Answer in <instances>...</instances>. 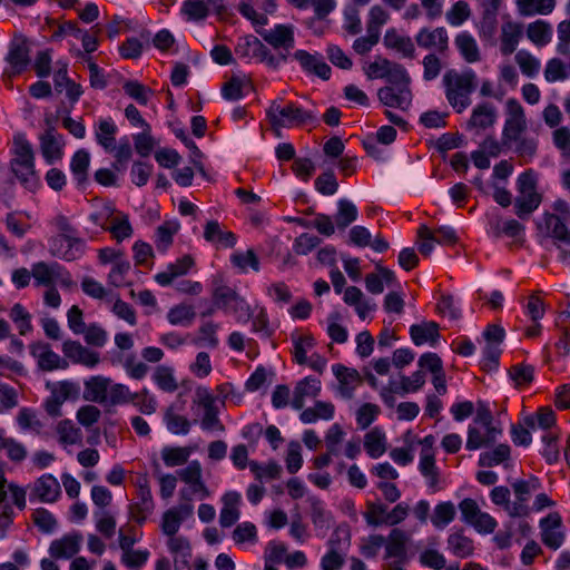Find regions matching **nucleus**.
I'll list each match as a JSON object with an SVG mask.
<instances>
[{
	"instance_id": "f257e3e1",
	"label": "nucleus",
	"mask_w": 570,
	"mask_h": 570,
	"mask_svg": "<svg viewBox=\"0 0 570 570\" xmlns=\"http://www.w3.org/2000/svg\"><path fill=\"white\" fill-rule=\"evenodd\" d=\"M445 96L449 104L458 111L462 112L471 104V94L476 85V75L473 70L462 72L449 70L443 76Z\"/></svg>"
},
{
	"instance_id": "f03ea898",
	"label": "nucleus",
	"mask_w": 570,
	"mask_h": 570,
	"mask_svg": "<svg viewBox=\"0 0 570 570\" xmlns=\"http://www.w3.org/2000/svg\"><path fill=\"white\" fill-rule=\"evenodd\" d=\"M272 129L281 137L282 129L303 126L315 119L312 111L304 110L294 104L274 100L266 110Z\"/></svg>"
},
{
	"instance_id": "7ed1b4c3",
	"label": "nucleus",
	"mask_w": 570,
	"mask_h": 570,
	"mask_svg": "<svg viewBox=\"0 0 570 570\" xmlns=\"http://www.w3.org/2000/svg\"><path fill=\"white\" fill-rule=\"evenodd\" d=\"M492 414L485 406H480L474 419L475 426L468 431L466 449L474 451L493 443L501 430L492 424Z\"/></svg>"
},
{
	"instance_id": "20e7f679",
	"label": "nucleus",
	"mask_w": 570,
	"mask_h": 570,
	"mask_svg": "<svg viewBox=\"0 0 570 570\" xmlns=\"http://www.w3.org/2000/svg\"><path fill=\"white\" fill-rule=\"evenodd\" d=\"M46 389L50 394L43 402V409L51 417L61 416L62 404L68 400H77L80 394L79 384L69 380L58 382L48 381L46 383Z\"/></svg>"
},
{
	"instance_id": "39448f33",
	"label": "nucleus",
	"mask_w": 570,
	"mask_h": 570,
	"mask_svg": "<svg viewBox=\"0 0 570 570\" xmlns=\"http://www.w3.org/2000/svg\"><path fill=\"white\" fill-rule=\"evenodd\" d=\"M179 479L185 483L179 495L183 502L191 503L193 499L204 500L210 492L203 481V470L198 461H191L186 468L177 472Z\"/></svg>"
},
{
	"instance_id": "423d86ee",
	"label": "nucleus",
	"mask_w": 570,
	"mask_h": 570,
	"mask_svg": "<svg viewBox=\"0 0 570 570\" xmlns=\"http://www.w3.org/2000/svg\"><path fill=\"white\" fill-rule=\"evenodd\" d=\"M505 120L502 129V144L510 146L527 130V117L522 105L514 98L504 104Z\"/></svg>"
},
{
	"instance_id": "0eeeda50",
	"label": "nucleus",
	"mask_w": 570,
	"mask_h": 570,
	"mask_svg": "<svg viewBox=\"0 0 570 570\" xmlns=\"http://www.w3.org/2000/svg\"><path fill=\"white\" fill-rule=\"evenodd\" d=\"M517 184L519 195L515 199V214L522 218L538 208L541 196L537 193V178L532 170L521 174Z\"/></svg>"
},
{
	"instance_id": "6e6552de",
	"label": "nucleus",
	"mask_w": 570,
	"mask_h": 570,
	"mask_svg": "<svg viewBox=\"0 0 570 570\" xmlns=\"http://www.w3.org/2000/svg\"><path fill=\"white\" fill-rule=\"evenodd\" d=\"M31 274L36 286L50 287L60 285L72 286V279L65 268L56 262H38L31 266Z\"/></svg>"
},
{
	"instance_id": "1a4fd4ad",
	"label": "nucleus",
	"mask_w": 570,
	"mask_h": 570,
	"mask_svg": "<svg viewBox=\"0 0 570 570\" xmlns=\"http://www.w3.org/2000/svg\"><path fill=\"white\" fill-rule=\"evenodd\" d=\"M328 551L321 559L322 570H340L345 562V548L350 544V532L336 529L328 540Z\"/></svg>"
},
{
	"instance_id": "9d476101",
	"label": "nucleus",
	"mask_w": 570,
	"mask_h": 570,
	"mask_svg": "<svg viewBox=\"0 0 570 570\" xmlns=\"http://www.w3.org/2000/svg\"><path fill=\"white\" fill-rule=\"evenodd\" d=\"M86 250V242L78 234L52 236L49 239V253L53 257L72 262L80 258Z\"/></svg>"
},
{
	"instance_id": "9b49d317",
	"label": "nucleus",
	"mask_w": 570,
	"mask_h": 570,
	"mask_svg": "<svg viewBox=\"0 0 570 570\" xmlns=\"http://www.w3.org/2000/svg\"><path fill=\"white\" fill-rule=\"evenodd\" d=\"M511 487L517 500L513 502V505L508 507V514L513 518L529 515L530 508L528 507L527 501L533 492L540 489V481L537 478L517 480Z\"/></svg>"
},
{
	"instance_id": "f8f14e48",
	"label": "nucleus",
	"mask_w": 570,
	"mask_h": 570,
	"mask_svg": "<svg viewBox=\"0 0 570 570\" xmlns=\"http://www.w3.org/2000/svg\"><path fill=\"white\" fill-rule=\"evenodd\" d=\"M194 514V505L189 502H181L178 505L166 510L160 519L159 528L164 535L178 534L184 521Z\"/></svg>"
},
{
	"instance_id": "ddd939ff",
	"label": "nucleus",
	"mask_w": 570,
	"mask_h": 570,
	"mask_svg": "<svg viewBox=\"0 0 570 570\" xmlns=\"http://www.w3.org/2000/svg\"><path fill=\"white\" fill-rule=\"evenodd\" d=\"M62 353L73 364L94 368L100 363V354L83 346L78 341L67 340L62 344Z\"/></svg>"
},
{
	"instance_id": "4468645a",
	"label": "nucleus",
	"mask_w": 570,
	"mask_h": 570,
	"mask_svg": "<svg viewBox=\"0 0 570 570\" xmlns=\"http://www.w3.org/2000/svg\"><path fill=\"white\" fill-rule=\"evenodd\" d=\"M40 151L47 164L51 165L62 159L65 138L57 130H45L40 137Z\"/></svg>"
},
{
	"instance_id": "2eb2a0df",
	"label": "nucleus",
	"mask_w": 570,
	"mask_h": 570,
	"mask_svg": "<svg viewBox=\"0 0 570 570\" xmlns=\"http://www.w3.org/2000/svg\"><path fill=\"white\" fill-rule=\"evenodd\" d=\"M541 540L550 549H559L564 540L562 521L557 512L550 513L540 521Z\"/></svg>"
},
{
	"instance_id": "dca6fc26",
	"label": "nucleus",
	"mask_w": 570,
	"mask_h": 570,
	"mask_svg": "<svg viewBox=\"0 0 570 570\" xmlns=\"http://www.w3.org/2000/svg\"><path fill=\"white\" fill-rule=\"evenodd\" d=\"M60 483L51 474H43L38 478L30 491V499H37L45 503H52L60 497Z\"/></svg>"
},
{
	"instance_id": "f3484780",
	"label": "nucleus",
	"mask_w": 570,
	"mask_h": 570,
	"mask_svg": "<svg viewBox=\"0 0 570 570\" xmlns=\"http://www.w3.org/2000/svg\"><path fill=\"white\" fill-rule=\"evenodd\" d=\"M498 118L497 109L493 105L484 102L475 106L471 117L466 122V129L480 134L491 128Z\"/></svg>"
},
{
	"instance_id": "a211bd4d",
	"label": "nucleus",
	"mask_w": 570,
	"mask_h": 570,
	"mask_svg": "<svg viewBox=\"0 0 570 570\" xmlns=\"http://www.w3.org/2000/svg\"><path fill=\"white\" fill-rule=\"evenodd\" d=\"M31 354L36 357L37 364L42 371L51 372L68 367V362L52 351L48 344H33L31 346Z\"/></svg>"
},
{
	"instance_id": "6ab92c4d",
	"label": "nucleus",
	"mask_w": 570,
	"mask_h": 570,
	"mask_svg": "<svg viewBox=\"0 0 570 570\" xmlns=\"http://www.w3.org/2000/svg\"><path fill=\"white\" fill-rule=\"evenodd\" d=\"M112 380L104 375H92L83 382L82 397L92 403L105 405Z\"/></svg>"
},
{
	"instance_id": "aec40b11",
	"label": "nucleus",
	"mask_w": 570,
	"mask_h": 570,
	"mask_svg": "<svg viewBox=\"0 0 570 570\" xmlns=\"http://www.w3.org/2000/svg\"><path fill=\"white\" fill-rule=\"evenodd\" d=\"M434 436L428 435L422 440H417V444H421V453H420V471L421 473L430 480V484L434 485L436 483L438 469L435 465V456H434Z\"/></svg>"
},
{
	"instance_id": "412c9836",
	"label": "nucleus",
	"mask_w": 570,
	"mask_h": 570,
	"mask_svg": "<svg viewBox=\"0 0 570 570\" xmlns=\"http://www.w3.org/2000/svg\"><path fill=\"white\" fill-rule=\"evenodd\" d=\"M262 38L275 49L291 50L294 47V28L288 24H277L271 30H258Z\"/></svg>"
},
{
	"instance_id": "4be33fe9",
	"label": "nucleus",
	"mask_w": 570,
	"mask_h": 570,
	"mask_svg": "<svg viewBox=\"0 0 570 570\" xmlns=\"http://www.w3.org/2000/svg\"><path fill=\"white\" fill-rule=\"evenodd\" d=\"M321 381L314 376H306L298 381L294 387L292 406L302 410L306 399H315L321 393Z\"/></svg>"
},
{
	"instance_id": "5701e85b",
	"label": "nucleus",
	"mask_w": 570,
	"mask_h": 570,
	"mask_svg": "<svg viewBox=\"0 0 570 570\" xmlns=\"http://www.w3.org/2000/svg\"><path fill=\"white\" fill-rule=\"evenodd\" d=\"M57 442L63 446L80 445L83 434L81 429L70 419H63L57 422L53 428Z\"/></svg>"
},
{
	"instance_id": "b1692460",
	"label": "nucleus",
	"mask_w": 570,
	"mask_h": 570,
	"mask_svg": "<svg viewBox=\"0 0 570 570\" xmlns=\"http://www.w3.org/2000/svg\"><path fill=\"white\" fill-rule=\"evenodd\" d=\"M294 58L307 72H312L324 80L330 79L331 67L324 61L321 55H312L305 50H297L294 53Z\"/></svg>"
},
{
	"instance_id": "393cba45",
	"label": "nucleus",
	"mask_w": 570,
	"mask_h": 570,
	"mask_svg": "<svg viewBox=\"0 0 570 570\" xmlns=\"http://www.w3.org/2000/svg\"><path fill=\"white\" fill-rule=\"evenodd\" d=\"M333 373L338 381L340 394L345 399H351L355 389L362 383L358 372L343 365H334Z\"/></svg>"
},
{
	"instance_id": "a878e982",
	"label": "nucleus",
	"mask_w": 570,
	"mask_h": 570,
	"mask_svg": "<svg viewBox=\"0 0 570 570\" xmlns=\"http://www.w3.org/2000/svg\"><path fill=\"white\" fill-rule=\"evenodd\" d=\"M380 101L389 107L407 109L412 101L411 89L385 86L377 91Z\"/></svg>"
},
{
	"instance_id": "bb28decb",
	"label": "nucleus",
	"mask_w": 570,
	"mask_h": 570,
	"mask_svg": "<svg viewBox=\"0 0 570 570\" xmlns=\"http://www.w3.org/2000/svg\"><path fill=\"white\" fill-rule=\"evenodd\" d=\"M523 35L522 24L508 21L502 24L500 33V51L503 56H510L513 53Z\"/></svg>"
},
{
	"instance_id": "cd10ccee",
	"label": "nucleus",
	"mask_w": 570,
	"mask_h": 570,
	"mask_svg": "<svg viewBox=\"0 0 570 570\" xmlns=\"http://www.w3.org/2000/svg\"><path fill=\"white\" fill-rule=\"evenodd\" d=\"M81 542L82 535L80 533H70L52 541L49 551L53 558L69 559L79 551Z\"/></svg>"
},
{
	"instance_id": "c85d7f7f",
	"label": "nucleus",
	"mask_w": 570,
	"mask_h": 570,
	"mask_svg": "<svg viewBox=\"0 0 570 570\" xmlns=\"http://www.w3.org/2000/svg\"><path fill=\"white\" fill-rule=\"evenodd\" d=\"M448 32L444 28H435V29H421L416 37V43L421 48L425 49H435L439 51H443L448 47Z\"/></svg>"
},
{
	"instance_id": "c756f323",
	"label": "nucleus",
	"mask_w": 570,
	"mask_h": 570,
	"mask_svg": "<svg viewBox=\"0 0 570 570\" xmlns=\"http://www.w3.org/2000/svg\"><path fill=\"white\" fill-rule=\"evenodd\" d=\"M240 500V494L235 491L227 492L223 495V508L219 514V523L223 528L232 527L239 519Z\"/></svg>"
},
{
	"instance_id": "7c9ffc66",
	"label": "nucleus",
	"mask_w": 570,
	"mask_h": 570,
	"mask_svg": "<svg viewBox=\"0 0 570 570\" xmlns=\"http://www.w3.org/2000/svg\"><path fill=\"white\" fill-rule=\"evenodd\" d=\"M12 158L10 165L35 164L32 145L24 134L17 132L12 140Z\"/></svg>"
},
{
	"instance_id": "2f4dec72",
	"label": "nucleus",
	"mask_w": 570,
	"mask_h": 570,
	"mask_svg": "<svg viewBox=\"0 0 570 570\" xmlns=\"http://www.w3.org/2000/svg\"><path fill=\"white\" fill-rule=\"evenodd\" d=\"M385 47L395 50L405 58H413L415 48L410 37L404 36L395 29H389L383 38Z\"/></svg>"
},
{
	"instance_id": "473e14b6",
	"label": "nucleus",
	"mask_w": 570,
	"mask_h": 570,
	"mask_svg": "<svg viewBox=\"0 0 570 570\" xmlns=\"http://www.w3.org/2000/svg\"><path fill=\"white\" fill-rule=\"evenodd\" d=\"M204 237L207 242L217 247L229 248L236 243L235 235L229 230H224L218 222H208L205 226Z\"/></svg>"
},
{
	"instance_id": "72a5a7b5",
	"label": "nucleus",
	"mask_w": 570,
	"mask_h": 570,
	"mask_svg": "<svg viewBox=\"0 0 570 570\" xmlns=\"http://www.w3.org/2000/svg\"><path fill=\"white\" fill-rule=\"evenodd\" d=\"M235 51L240 57L257 58L259 60H265L268 55V49L254 36L240 38Z\"/></svg>"
},
{
	"instance_id": "f704fd0d",
	"label": "nucleus",
	"mask_w": 570,
	"mask_h": 570,
	"mask_svg": "<svg viewBox=\"0 0 570 570\" xmlns=\"http://www.w3.org/2000/svg\"><path fill=\"white\" fill-rule=\"evenodd\" d=\"M406 541L407 535L403 530L392 529L385 542V559L401 562L405 554Z\"/></svg>"
},
{
	"instance_id": "c9c22d12",
	"label": "nucleus",
	"mask_w": 570,
	"mask_h": 570,
	"mask_svg": "<svg viewBox=\"0 0 570 570\" xmlns=\"http://www.w3.org/2000/svg\"><path fill=\"white\" fill-rule=\"evenodd\" d=\"M194 265V259L186 255L170 264L166 271L158 273L155 279L161 286L169 285L176 277L185 275Z\"/></svg>"
},
{
	"instance_id": "e433bc0d",
	"label": "nucleus",
	"mask_w": 570,
	"mask_h": 570,
	"mask_svg": "<svg viewBox=\"0 0 570 570\" xmlns=\"http://www.w3.org/2000/svg\"><path fill=\"white\" fill-rule=\"evenodd\" d=\"M546 226L551 236L557 240L559 248L570 249V230L558 215L548 214L544 217Z\"/></svg>"
},
{
	"instance_id": "4c0bfd02",
	"label": "nucleus",
	"mask_w": 570,
	"mask_h": 570,
	"mask_svg": "<svg viewBox=\"0 0 570 570\" xmlns=\"http://www.w3.org/2000/svg\"><path fill=\"white\" fill-rule=\"evenodd\" d=\"M335 406L331 402L317 401L313 406L302 411L299 419L305 424L315 423L318 420H332Z\"/></svg>"
},
{
	"instance_id": "58836bf2",
	"label": "nucleus",
	"mask_w": 570,
	"mask_h": 570,
	"mask_svg": "<svg viewBox=\"0 0 570 570\" xmlns=\"http://www.w3.org/2000/svg\"><path fill=\"white\" fill-rule=\"evenodd\" d=\"M311 520L316 530L324 535L333 525V515L318 499H311Z\"/></svg>"
},
{
	"instance_id": "ea45409f",
	"label": "nucleus",
	"mask_w": 570,
	"mask_h": 570,
	"mask_svg": "<svg viewBox=\"0 0 570 570\" xmlns=\"http://www.w3.org/2000/svg\"><path fill=\"white\" fill-rule=\"evenodd\" d=\"M454 45L466 62L473 63L481 59L476 40L470 33L460 32L454 39Z\"/></svg>"
},
{
	"instance_id": "a19ab883",
	"label": "nucleus",
	"mask_w": 570,
	"mask_h": 570,
	"mask_svg": "<svg viewBox=\"0 0 570 570\" xmlns=\"http://www.w3.org/2000/svg\"><path fill=\"white\" fill-rule=\"evenodd\" d=\"M364 449L373 459H377L383 455L387 449L385 433L379 428L370 430L364 435Z\"/></svg>"
},
{
	"instance_id": "79ce46f5",
	"label": "nucleus",
	"mask_w": 570,
	"mask_h": 570,
	"mask_svg": "<svg viewBox=\"0 0 570 570\" xmlns=\"http://www.w3.org/2000/svg\"><path fill=\"white\" fill-rule=\"evenodd\" d=\"M410 334L415 345H422L425 343L433 345L439 337V325L435 322H424L412 325Z\"/></svg>"
},
{
	"instance_id": "37998d69",
	"label": "nucleus",
	"mask_w": 570,
	"mask_h": 570,
	"mask_svg": "<svg viewBox=\"0 0 570 570\" xmlns=\"http://www.w3.org/2000/svg\"><path fill=\"white\" fill-rule=\"evenodd\" d=\"M521 16L549 14L556 8V0H515Z\"/></svg>"
},
{
	"instance_id": "c03bdc74",
	"label": "nucleus",
	"mask_w": 570,
	"mask_h": 570,
	"mask_svg": "<svg viewBox=\"0 0 570 570\" xmlns=\"http://www.w3.org/2000/svg\"><path fill=\"white\" fill-rule=\"evenodd\" d=\"M105 230H108L118 243L131 237L134 233L128 215L122 213H114Z\"/></svg>"
},
{
	"instance_id": "a18cd8bd",
	"label": "nucleus",
	"mask_w": 570,
	"mask_h": 570,
	"mask_svg": "<svg viewBox=\"0 0 570 570\" xmlns=\"http://www.w3.org/2000/svg\"><path fill=\"white\" fill-rule=\"evenodd\" d=\"M10 167L14 177L26 189L35 191L39 187L40 179L36 171L35 164L10 165Z\"/></svg>"
},
{
	"instance_id": "49530a36",
	"label": "nucleus",
	"mask_w": 570,
	"mask_h": 570,
	"mask_svg": "<svg viewBox=\"0 0 570 570\" xmlns=\"http://www.w3.org/2000/svg\"><path fill=\"white\" fill-rule=\"evenodd\" d=\"M487 341L485 355L492 363H497L499 357L498 345L503 341L504 330L499 325H489L483 333Z\"/></svg>"
},
{
	"instance_id": "de8ad7c7",
	"label": "nucleus",
	"mask_w": 570,
	"mask_h": 570,
	"mask_svg": "<svg viewBox=\"0 0 570 570\" xmlns=\"http://www.w3.org/2000/svg\"><path fill=\"white\" fill-rule=\"evenodd\" d=\"M449 550L459 558H468L473 553V541L462 531L453 532L448 538Z\"/></svg>"
},
{
	"instance_id": "09e8293b",
	"label": "nucleus",
	"mask_w": 570,
	"mask_h": 570,
	"mask_svg": "<svg viewBox=\"0 0 570 570\" xmlns=\"http://www.w3.org/2000/svg\"><path fill=\"white\" fill-rule=\"evenodd\" d=\"M551 36V26L543 20H537L527 27V37L537 47H543L549 43Z\"/></svg>"
},
{
	"instance_id": "8fccbe9b",
	"label": "nucleus",
	"mask_w": 570,
	"mask_h": 570,
	"mask_svg": "<svg viewBox=\"0 0 570 570\" xmlns=\"http://www.w3.org/2000/svg\"><path fill=\"white\" fill-rule=\"evenodd\" d=\"M514 61L519 66L521 72L529 77L534 78L541 68V61L528 50H519L514 56Z\"/></svg>"
},
{
	"instance_id": "3c124183",
	"label": "nucleus",
	"mask_w": 570,
	"mask_h": 570,
	"mask_svg": "<svg viewBox=\"0 0 570 570\" xmlns=\"http://www.w3.org/2000/svg\"><path fill=\"white\" fill-rule=\"evenodd\" d=\"M455 515L456 508L452 502H441L435 505L431 517V522L436 529H444L454 520Z\"/></svg>"
},
{
	"instance_id": "603ef678",
	"label": "nucleus",
	"mask_w": 570,
	"mask_h": 570,
	"mask_svg": "<svg viewBox=\"0 0 570 570\" xmlns=\"http://www.w3.org/2000/svg\"><path fill=\"white\" fill-rule=\"evenodd\" d=\"M132 396L135 395L134 392L130 391L129 386L112 381L104 406L110 407L130 404V401H132Z\"/></svg>"
},
{
	"instance_id": "864d4df0",
	"label": "nucleus",
	"mask_w": 570,
	"mask_h": 570,
	"mask_svg": "<svg viewBox=\"0 0 570 570\" xmlns=\"http://www.w3.org/2000/svg\"><path fill=\"white\" fill-rule=\"evenodd\" d=\"M9 317L19 331V334L24 336L32 331L31 314L20 303H16L9 311Z\"/></svg>"
},
{
	"instance_id": "5fc2aeb1",
	"label": "nucleus",
	"mask_w": 570,
	"mask_h": 570,
	"mask_svg": "<svg viewBox=\"0 0 570 570\" xmlns=\"http://www.w3.org/2000/svg\"><path fill=\"white\" fill-rule=\"evenodd\" d=\"M117 127L111 119H101L96 130L97 141L107 150L115 149Z\"/></svg>"
},
{
	"instance_id": "6e6d98bb",
	"label": "nucleus",
	"mask_w": 570,
	"mask_h": 570,
	"mask_svg": "<svg viewBox=\"0 0 570 570\" xmlns=\"http://www.w3.org/2000/svg\"><path fill=\"white\" fill-rule=\"evenodd\" d=\"M196 313L191 305L178 304L167 313V320L171 325L188 326L195 320Z\"/></svg>"
},
{
	"instance_id": "4d7b16f0",
	"label": "nucleus",
	"mask_w": 570,
	"mask_h": 570,
	"mask_svg": "<svg viewBox=\"0 0 570 570\" xmlns=\"http://www.w3.org/2000/svg\"><path fill=\"white\" fill-rule=\"evenodd\" d=\"M153 380L164 392L173 393L178 389V382L175 377L174 370L169 366H157L154 372Z\"/></svg>"
},
{
	"instance_id": "13d9d810",
	"label": "nucleus",
	"mask_w": 570,
	"mask_h": 570,
	"mask_svg": "<svg viewBox=\"0 0 570 570\" xmlns=\"http://www.w3.org/2000/svg\"><path fill=\"white\" fill-rule=\"evenodd\" d=\"M232 538L237 546H254L258 541L257 528L252 522H242L234 529Z\"/></svg>"
},
{
	"instance_id": "bf43d9fd",
	"label": "nucleus",
	"mask_w": 570,
	"mask_h": 570,
	"mask_svg": "<svg viewBox=\"0 0 570 570\" xmlns=\"http://www.w3.org/2000/svg\"><path fill=\"white\" fill-rule=\"evenodd\" d=\"M471 14L470 4L464 0H458L446 11L445 19L450 26L459 27L469 20Z\"/></svg>"
},
{
	"instance_id": "052dcab7",
	"label": "nucleus",
	"mask_w": 570,
	"mask_h": 570,
	"mask_svg": "<svg viewBox=\"0 0 570 570\" xmlns=\"http://www.w3.org/2000/svg\"><path fill=\"white\" fill-rule=\"evenodd\" d=\"M230 262L233 266L242 273H246L248 267H250L254 272L259 271V261L253 249L233 253L230 255Z\"/></svg>"
},
{
	"instance_id": "680f3d73",
	"label": "nucleus",
	"mask_w": 570,
	"mask_h": 570,
	"mask_svg": "<svg viewBox=\"0 0 570 570\" xmlns=\"http://www.w3.org/2000/svg\"><path fill=\"white\" fill-rule=\"evenodd\" d=\"M570 76V66L560 58L548 60L544 68V79L548 82H557L566 80Z\"/></svg>"
},
{
	"instance_id": "e2e57ef3",
	"label": "nucleus",
	"mask_w": 570,
	"mask_h": 570,
	"mask_svg": "<svg viewBox=\"0 0 570 570\" xmlns=\"http://www.w3.org/2000/svg\"><path fill=\"white\" fill-rule=\"evenodd\" d=\"M357 218V208L356 206L347 200L341 199L337 203V213L335 215V223L338 228H346L350 224H352Z\"/></svg>"
},
{
	"instance_id": "0e129e2a",
	"label": "nucleus",
	"mask_w": 570,
	"mask_h": 570,
	"mask_svg": "<svg viewBox=\"0 0 570 570\" xmlns=\"http://www.w3.org/2000/svg\"><path fill=\"white\" fill-rule=\"evenodd\" d=\"M169 552L187 561L191 557V543L187 537L173 534L166 541Z\"/></svg>"
},
{
	"instance_id": "69168bd1",
	"label": "nucleus",
	"mask_w": 570,
	"mask_h": 570,
	"mask_svg": "<svg viewBox=\"0 0 570 570\" xmlns=\"http://www.w3.org/2000/svg\"><path fill=\"white\" fill-rule=\"evenodd\" d=\"M165 423L169 432L177 435H185L190 430V422L184 415L176 413L171 407L165 413Z\"/></svg>"
},
{
	"instance_id": "338daca9",
	"label": "nucleus",
	"mask_w": 570,
	"mask_h": 570,
	"mask_svg": "<svg viewBox=\"0 0 570 570\" xmlns=\"http://www.w3.org/2000/svg\"><path fill=\"white\" fill-rule=\"evenodd\" d=\"M190 453L186 446H166L161 450V459L167 466H177L186 463Z\"/></svg>"
},
{
	"instance_id": "774afa93",
	"label": "nucleus",
	"mask_w": 570,
	"mask_h": 570,
	"mask_svg": "<svg viewBox=\"0 0 570 570\" xmlns=\"http://www.w3.org/2000/svg\"><path fill=\"white\" fill-rule=\"evenodd\" d=\"M134 395L136 396H132L130 404L136 406L139 412L147 415L156 412L158 403L148 389L144 387L139 392H134Z\"/></svg>"
}]
</instances>
